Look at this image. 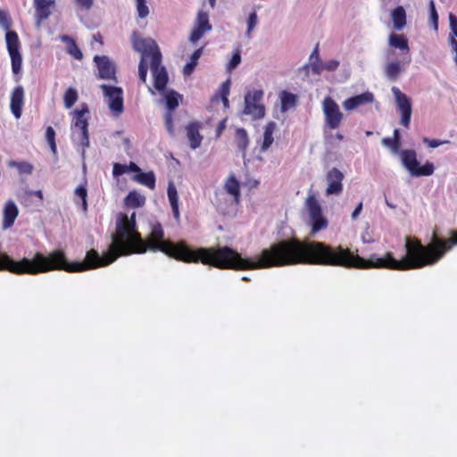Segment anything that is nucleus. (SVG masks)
<instances>
[{
	"instance_id": "1",
	"label": "nucleus",
	"mask_w": 457,
	"mask_h": 457,
	"mask_svg": "<svg viewBox=\"0 0 457 457\" xmlns=\"http://www.w3.org/2000/svg\"><path fill=\"white\" fill-rule=\"evenodd\" d=\"M111 239L108 250L102 256L96 250L91 249L81 262H69L62 251H54L49 255L37 253L32 259L24 257L20 261L0 251V270L18 275H37L50 270L81 272L105 267L121 255L143 253L147 249L161 251L183 262H201L220 270H261L295 264L336 266V247L320 241L280 240L263 249L257 260H253L242 257L229 246L194 249L184 241L174 244L164 239L162 228L156 223L152 227L147 242H145L137 230L135 212L130 217L119 213L116 233L111 235Z\"/></svg>"
},
{
	"instance_id": "2",
	"label": "nucleus",
	"mask_w": 457,
	"mask_h": 457,
	"mask_svg": "<svg viewBox=\"0 0 457 457\" xmlns=\"http://www.w3.org/2000/svg\"><path fill=\"white\" fill-rule=\"evenodd\" d=\"M11 26L12 21L9 14L0 9V27L7 31L5 41L12 60V71L14 74H18L21 70L22 58L19 51L20 42L18 35L15 31L10 30Z\"/></svg>"
},
{
	"instance_id": "3",
	"label": "nucleus",
	"mask_w": 457,
	"mask_h": 457,
	"mask_svg": "<svg viewBox=\"0 0 457 457\" xmlns=\"http://www.w3.org/2000/svg\"><path fill=\"white\" fill-rule=\"evenodd\" d=\"M88 108L85 104L81 109L73 111L75 121L71 126L72 140L82 147L81 156L85 158V149L89 146L88 122L85 114L88 113Z\"/></svg>"
},
{
	"instance_id": "4",
	"label": "nucleus",
	"mask_w": 457,
	"mask_h": 457,
	"mask_svg": "<svg viewBox=\"0 0 457 457\" xmlns=\"http://www.w3.org/2000/svg\"><path fill=\"white\" fill-rule=\"evenodd\" d=\"M402 164L412 177L430 176L434 173L435 167L430 162L420 166L414 150H402L400 153Z\"/></svg>"
},
{
	"instance_id": "5",
	"label": "nucleus",
	"mask_w": 457,
	"mask_h": 457,
	"mask_svg": "<svg viewBox=\"0 0 457 457\" xmlns=\"http://www.w3.org/2000/svg\"><path fill=\"white\" fill-rule=\"evenodd\" d=\"M305 205L312 224V232L317 233L326 228L328 227V220L322 213L321 206L317 198L314 195H309L306 199Z\"/></svg>"
},
{
	"instance_id": "6",
	"label": "nucleus",
	"mask_w": 457,
	"mask_h": 457,
	"mask_svg": "<svg viewBox=\"0 0 457 457\" xmlns=\"http://www.w3.org/2000/svg\"><path fill=\"white\" fill-rule=\"evenodd\" d=\"M322 110L325 116V124L330 129L339 128L344 118L338 104L330 97L327 96L322 102Z\"/></svg>"
},
{
	"instance_id": "7",
	"label": "nucleus",
	"mask_w": 457,
	"mask_h": 457,
	"mask_svg": "<svg viewBox=\"0 0 457 457\" xmlns=\"http://www.w3.org/2000/svg\"><path fill=\"white\" fill-rule=\"evenodd\" d=\"M109 109L115 114L123 112V90L121 87L102 84L100 86Z\"/></svg>"
},
{
	"instance_id": "8",
	"label": "nucleus",
	"mask_w": 457,
	"mask_h": 457,
	"mask_svg": "<svg viewBox=\"0 0 457 457\" xmlns=\"http://www.w3.org/2000/svg\"><path fill=\"white\" fill-rule=\"evenodd\" d=\"M263 91H249L245 96L244 113L251 115L253 119H261L265 115V107L260 104L262 99Z\"/></svg>"
},
{
	"instance_id": "9",
	"label": "nucleus",
	"mask_w": 457,
	"mask_h": 457,
	"mask_svg": "<svg viewBox=\"0 0 457 457\" xmlns=\"http://www.w3.org/2000/svg\"><path fill=\"white\" fill-rule=\"evenodd\" d=\"M392 93L395 96L396 107L401 112L400 123L403 127L409 128L412 112L411 99L396 87H392Z\"/></svg>"
},
{
	"instance_id": "10",
	"label": "nucleus",
	"mask_w": 457,
	"mask_h": 457,
	"mask_svg": "<svg viewBox=\"0 0 457 457\" xmlns=\"http://www.w3.org/2000/svg\"><path fill=\"white\" fill-rule=\"evenodd\" d=\"M162 54L156 53L151 60L150 68L154 77V86L159 92H162L166 89L168 83V73L164 66L161 65Z\"/></svg>"
},
{
	"instance_id": "11",
	"label": "nucleus",
	"mask_w": 457,
	"mask_h": 457,
	"mask_svg": "<svg viewBox=\"0 0 457 457\" xmlns=\"http://www.w3.org/2000/svg\"><path fill=\"white\" fill-rule=\"evenodd\" d=\"M133 48L141 54V60H153V57L156 53H161L159 47L154 40L150 38H142L133 34Z\"/></svg>"
},
{
	"instance_id": "12",
	"label": "nucleus",
	"mask_w": 457,
	"mask_h": 457,
	"mask_svg": "<svg viewBox=\"0 0 457 457\" xmlns=\"http://www.w3.org/2000/svg\"><path fill=\"white\" fill-rule=\"evenodd\" d=\"M212 30V25L209 22V15L206 12L199 11L195 20V27L189 37L192 43L197 42L204 33Z\"/></svg>"
},
{
	"instance_id": "13",
	"label": "nucleus",
	"mask_w": 457,
	"mask_h": 457,
	"mask_svg": "<svg viewBox=\"0 0 457 457\" xmlns=\"http://www.w3.org/2000/svg\"><path fill=\"white\" fill-rule=\"evenodd\" d=\"M344 174L337 168H332L326 175V180L328 187L326 194L328 195H338L343 191L342 181L344 179Z\"/></svg>"
},
{
	"instance_id": "14",
	"label": "nucleus",
	"mask_w": 457,
	"mask_h": 457,
	"mask_svg": "<svg viewBox=\"0 0 457 457\" xmlns=\"http://www.w3.org/2000/svg\"><path fill=\"white\" fill-rule=\"evenodd\" d=\"M99 77L104 79H115V65L114 63L105 55L100 56L96 55L94 57Z\"/></svg>"
},
{
	"instance_id": "15",
	"label": "nucleus",
	"mask_w": 457,
	"mask_h": 457,
	"mask_svg": "<svg viewBox=\"0 0 457 457\" xmlns=\"http://www.w3.org/2000/svg\"><path fill=\"white\" fill-rule=\"evenodd\" d=\"M411 59V56L408 55L403 57V62L399 61H391L388 62L384 67V73L386 79L392 82H395L398 79L400 74L404 71V64H409Z\"/></svg>"
},
{
	"instance_id": "16",
	"label": "nucleus",
	"mask_w": 457,
	"mask_h": 457,
	"mask_svg": "<svg viewBox=\"0 0 457 457\" xmlns=\"http://www.w3.org/2000/svg\"><path fill=\"white\" fill-rule=\"evenodd\" d=\"M374 95L371 92L367 91L362 94L347 98L343 102V107L346 111H352L359 106L365 105L367 104H371L374 102Z\"/></svg>"
},
{
	"instance_id": "17",
	"label": "nucleus",
	"mask_w": 457,
	"mask_h": 457,
	"mask_svg": "<svg viewBox=\"0 0 457 457\" xmlns=\"http://www.w3.org/2000/svg\"><path fill=\"white\" fill-rule=\"evenodd\" d=\"M54 4L55 0H34L37 27L40 26V23L43 21L49 18L52 13V8Z\"/></svg>"
},
{
	"instance_id": "18",
	"label": "nucleus",
	"mask_w": 457,
	"mask_h": 457,
	"mask_svg": "<svg viewBox=\"0 0 457 457\" xmlns=\"http://www.w3.org/2000/svg\"><path fill=\"white\" fill-rule=\"evenodd\" d=\"M24 102V89L21 86L16 87L11 95L10 108L16 119L21 118Z\"/></svg>"
},
{
	"instance_id": "19",
	"label": "nucleus",
	"mask_w": 457,
	"mask_h": 457,
	"mask_svg": "<svg viewBox=\"0 0 457 457\" xmlns=\"http://www.w3.org/2000/svg\"><path fill=\"white\" fill-rule=\"evenodd\" d=\"M18 214L19 210L15 203L12 200L7 201L3 210V229L11 228L13 225Z\"/></svg>"
},
{
	"instance_id": "20",
	"label": "nucleus",
	"mask_w": 457,
	"mask_h": 457,
	"mask_svg": "<svg viewBox=\"0 0 457 457\" xmlns=\"http://www.w3.org/2000/svg\"><path fill=\"white\" fill-rule=\"evenodd\" d=\"M199 129L200 126L196 122H192L186 127L187 137L193 150L198 148L202 144L203 137L200 135Z\"/></svg>"
},
{
	"instance_id": "21",
	"label": "nucleus",
	"mask_w": 457,
	"mask_h": 457,
	"mask_svg": "<svg viewBox=\"0 0 457 457\" xmlns=\"http://www.w3.org/2000/svg\"><path fill=\"white\" fill-rule=\"evenodd\" d=\"M161 93L163 95V101L168 111H174L182 100V96L173 89H165Z\"/></svg>"
},
{
	"instance_id": "22",
	"label": "nucleus",
	"mask_w": 457,
	"mask_h": 457,
	"mask_svg": "<svg viewBox=\"0 0 457 457\" xmlns=\"http://www.w3.org/2000/svg\"><path fill=\"white\" fill-rule=\"evenodd\" d=\"M168 198L171 206L172 213L177 221L179 220V196L177 188L172 181L169 182L167 188Z\"/></svg>"
},
{
	"instance_id": "23",
	"label": "nucleus",
	"mask_w": 457,
	"mask_h": 457,
	"mask_svg": "<svg viewBox=\"0 0 457 457\" xmlns=\"http://www.w3.org/2000/svg\"><path fill=\"white\" fill-rule=\"evenodd\" d=\"M388 44L390 46L398 48L401 51L405 52L407 54L410 52L408 40L403 35L391 33L388 38Z\"/></svg>"
},
{
	"instance_id": "24",
	"label": "nucleus",
	"mask_w": 457,
	"mask_h": 457,
	"mask_svg": "<svg viewBox=\"0 0 457 457\" xmlns=\"http://www.w3.org/2000/svg\"><path fill=\"white\" fill-rule=\"evenodd\" d=\"M394 28L401 30L406 24V12L403 6H397L391 13Z\"/></svg>"
},
{
	"instance_id": "25",
	"label": "nucleus",
	"mask_w": 457,
	"mask_h": 457,
	"mask_svg": "<svg viewBox=\"0 0 457 457\" xmlns=\"http://www.w3.org/2000/svg\"><path fill=\"white\" fill-rule=\"evenodd\" d=\"M277 128V124L274 121H270L264 128L263 142L261 146L262 152H266L273 143V133Z\"/></svg>"
},
{
	"instance_id": "26",
	"label": "nucleus",
	"mask_w": 457,
	"mask_h": 457,
	"mask_svg": "<svg viewBox=\"0 0 457 457\" xmlns=\"http://www.w3.org/2000/svg\"><path fill=\"white\" fill-rule=\"evenodd\" d=\"M145 197L137 191H131L125 198V204L129 208H138L145 204Z\"/></svg>"
},
{
	"instance_id": "27",
	"label": "nucleus",
	"mask_w": 457,
	"mask_h": 457,
	"mask_svg": "<svg viewBox=\"0 0 457 457\" xmlns=\"http://www.w3.org/2000/svg\"><path fill=\"white\" fill-rule=\"evenodd\" d=\"M133 180L146 186L150 189H154L155 187V176L154 172H139L133 177Z\"/></svg>"
},
{
	"instance_id": "28",
	"label": "nucleus",
	"mask_w": 457,
	"mask_h": 457,
	"mask_svg": "<svg viewBox=\"0 0 457 457\" xmlns=\"http://www.w3.org/2000/svg\"><path fill=\"white\" fill-rule=\"evenodd\" d=\"M61 40L62 42H66L68 44L67 46V53L73 56L77 60H81L83 57L82 52L78 47L76 42L74 39H72L71 37L67 35L61 36Z\"/></svg>"
},
{
	"instance_id": "29",
	"label": "nucleus",
	"mask_w": 457,
	"mask_h": 457,
	"mask_svg": "<svg viewBox=\"0 0 457 457\" xmlns=\"http://www.w3.org/2000/svg\"><path fill=\"white\" fill-rule=\"evenodd\" d=\"M203 47L196 49L190 56V61L184 66L183 73L185 76H189L193 73L195 68L198 64V60L203 54Z\"/></svg>"
},
{
	"instance_id": "30",
	"label": "nucleus",
	"mask_w": 457,
	"mask_h": 457,
	"mask_svg": "<svg viewBox=\"0 0 457 457\" xmlns=\"http://www.w3.org/2000/svg\"><path fill=\"white\" fill-rule=\"evenodd\" d=\"M236 143H237V148L243 153V157H245L246 149L249 145L248 135L245 129H237Z\"/></svg>"
},
{
	"instance_id": "31",
	"label": "nucleus",
	"mask_w": 457,
	"mask_h": 457,
	"mask_svg": "<svg viewBox=\"0 0 457 457\" xmlns=\"http://www.w3.org/2000/svg\"><path fill=\"white\" fill-rule=\"evenodd\" d=\"M280 101H281V111L283 112L295 106L297 99L295 95L287 92L282 91L280 93Z\"/></svg>"
},
{
	"instance_id": "32",
	"label": "nucleus",
	"mask_w": 457,
	"mask_h": 457,
	"mask_svg": "<svg viewBox=\"0 0 457 457\" xmlns=\"http://www.w3.org/2000/svg\"><path fill=\"white\" fill-rule=\"evenodd\" d=\"M226 191L234 197L236 204H238L240 197V189L238 181L234 178H229L225 184Z\"/></svg>"
},
{
	"instance_id": "33",
	"label": "nucleus",
	"mask_w": 457,
	"mask_h": 457,
	"mask_svg": "<svg viewBox=\"0 0 457 457\" xmlns=\"http://www.w3.org/2000/svg\"><path fill=\"white\" fill-rule=\"evenodd\" d=\"M63 100H64V106L67 109L71 108L73 106V104L76 103V101L78 100L77 90L72 87H69L64 94Z\"/></svg>"
},
{
	"instance_id": "34",
	"label": "nucleus",
	"mask_w": 457,
	"mask_h": 457,
	"mask_svg": "<svg viewBox=\"0 0 457 457\" xmlns=\"http://www.w3.org/2000/svg\"><path fill=\"white\" fill-rule=\"evenodd\" d=\"M258 24V15L255 11L251 12L247 19V29L245 32V36L247 38L252 37V32L254 30L255 27Z\"/></svg>"
},
{
	"instance_id": "35",
	"label": "nucleus",
	"mask_w": 457,
	"mask_h": 457,
	"mask_svg": "<svg viewBox=\"0 0 457 457\" xmlns=\"http://www.w3.org/2000/svg\"><path fill=\"white\" fill-rule=\"evenodd\" d=\"M75 195L81 200V207L83 212L87 211V191L85 186L79 185L75 189Z\"/></svg>"
},
{
	"instance_id": "36",
	"label": "nucleus",
	"mask_w": 457,
	"mask_h": 457,
	"mask_svg": "<svg viewBox=\"0 0 457 457\" xmlns=\"http://www.w3.org/2000/svg\"><path fill=\"white\" fill-rule=\"evenodd\" d=\"M46 139L54 154H57V147L55 143V131L52 127H47L46 130Z\"/></svg>"
},
{
	"instance_id": "37",
	"label": "nucleus",
	"mask_w": 457,
	"mask_h": 457,
	"mask_svg": "<svg viewBox=\"0 0 457 457\" xmlns=\"http://www.w3.org/2000/svg\"><path fill=\"white\" fill-rule=\"evenodd\" d=\"M9 166L17 168L20 173L22 174H30L33 170V166L26 162H18L15 161H11L9 162Z\"/></svg>"
},
{
	"instance_id": "38",
	"label": "nucleus",
	"mask_w": 457,
	"mask_h": 457,
	"mask_svg": "<svg viewBox=\"0 0 457 457\" xmlns=\"http://www.w3.org/2000/svg\"><path fill=\"white\" fill-rule=\"evenodd\" d=\"M173 111H168L164 115V123L167 129L168 133L173 137L175 135V130L173 127Z\"/></svg>"
},
{
	"instance_id": "39",
	"label": "nucleus",
	"mask_w": 457,
	"mask_h": 457,
	"mask_svg": "<svg viewBox=\"0 0 457 457\" xmlns=\"http://www.w3.org/2000/svg\"><path fill=\"white\" fill-rule=\"evenodd\" d=\"M429 12H430V22L434 27L435 30H437L438 28V14L436 10L435 3L433 0H430L429 3Z\"/></svg>"
},
{
	"instance_id": "40",
	"label": "nucleus",
	"mask_w": 457,
	"mask_h": 457,
	"mask_svg": "<svg viewBox=\"0 0 457 457\" xmlns=\"http://www.w3.org/2000/svg\"><path fill=\"white\" fill-rule=\"evenodd\" d=\"M137 1V10L138 17L144 19L147 17L149 14L148 6L145 4V0H136Z\"/></svg>"
},
{
	"instance_id": "41",
	"label": "nucleus",
	"mask_w": 457,
	"mask_h": 457,
	"mask_svg": "<svg viewBox=\"0 0 457 457\" xmlns=\"http://www.w3.org/2000/svg\"><path fill=\"white\" fill-rule=\"evenodd\" d=\"M241 62V54L239 50H237L230 59L229 62L228 63L227 70L228 71H231L232 70L236 69L239 63Z\"/></svg>"
},
{
	"instance_id": "42",
	"label": "nucleus",
	"mask_w": 457,
	"mask_h": 457,
	"mask_svg": "<svg viewBox=\"0 0 457 457\" xmlns=\"http://www.w3.org/2000/svg\"><path fill=\"white\" fill-rule=\"evenodd\" d=\"M147 61L148 60H140V62L138 65V76H139V79L143 83H145V81H146L147 70H148Z\"/></svg>"
},
{
	"instance_id": "43",
	"label": "nucleus",
	"mask_w": 457,
	"mask_h": 457,
	"mask_svg": "<svg viewBox=\"0 0 457 457\" xmlns=\"http://www.w3.org/2000/svg\"><path fill=\"white\" fill-rule=\"evenodd\" d=\"M382 144L390 147L394 154H397L399 151L400 145L394 138L385 137L382 139Z\"/></svg>"
},
{
	"instance_id": "44",
	"label": "nucleus",
	"mask_w": 457,
	"mask_h": 457,
	"mask_svg": "<svg viewBox=\"0 0 457 457\" xmlns=\"http://www.w3.org/2000/svg\"><path fill=\"white\" fill-rule=\"evenodd\" d=\"M127 165L120 163H114L112 169V175L115 178L121 176L124 173H127Z\"/></svg>"
},
{
	"instance_id": "45",
	"label": "nucleus",
	"mask_w": 457,
	"mask_h": 457,
	"mask_svg": "<svg viewBox=\"0 0 457 457\" xmlns=\"http://www.w3.org/2000/svg\"><path fill=\"white\" fill-rule=\"evenodd\" d=\"M423 142H424L425 144H427V145H428V146H429V147H431V148H436V147H437V146H439V145H444V144H448V143H450V141H448V140H444V141H442V140H438V139H429V138H428V137H424V138H423Z\"/></svg>"
},
{
	"instance_id": "46",
	"label": "nucleus",
	"mask_w": 457,
	"mask_h": 457,
	"mask_svg": "<svg viewBox=\"0 0 457 457\" xmlns=\"http://www.w3.org/2000/svg\"><path fill=\"white\" fill-rule=\"evenodd\" d=\"M449 21L451 27V34L450 37H457V18L454 14H449Z\"/></svg>"
},
{
	"instance_id": "47",
	"label": "nucleus",
	"mask_w": 457,
	"mask_h": 457,
	"mask_svg": "<svg viewBox=\"0 0 457 457\" xmlns=\"http://www.w3.org/2000/svg\"><path fill=\"white\" fill-rule=\"evenodd\" d=\"M338 66H339V62L337 60H334V59L329 60V61L326 62L325 63H323V69L329 71H333L337 70Z\"/></svg>"
},
{
	"instance_id": "48",
	"label": "nucleus",
	"mask_w": 457,
	"mask_h": 457,
	"mask_svg": "<svg viewBox=\"0 0 457 457\" xmlns=\"http://www.w3.org/2000/svg\"><path fill=\"white\" fill-rule=\"evenodd\" d=\"M76 4L85 10H89L93 6V0H74Z\"/></svg>"
},
{
	"instance_id": "49",
	"label": "nucleus",
	"mask_w": 457,
	"mask_h": 457,
	"mask_svg": "<svg viewBox=\"0 0 457 457\" xmlns=\"http://www.w3.org/2000/svg\"><path fill=\"white\" fill-rule=\"evenodd\" d=\"M229 86H230V80L228 79L225 82L222 83L220 87V94L222 96H228L229 95Z\"/></svg>"
},
{
	"instance_id": "50",
	"label": "nucleus",
	"mask_w": 457,
	"mask_h": 457,
	"mask_svg": "<svg viewBox=\"0 0 457 457\" xmlns=\"http://www.w3.org/2000/svg\"><path fill=\"white\" fill-rule=\"evenodd\" d=\"M127 171L136 172L137 174H138L142 170L135 162H130L129 165H127Z\"/></svg>"
},
{
	"instance_id": "51",
	"label": "nucleus",
	"mask_w": 457,
	"mask_h": 457,
	"mask_svg": "<svg viewBox=\"0 0 457 457\" xmlns=\"http://www.w3.org/2000/svg\"><path fill=\"white\" fill-rule=\"evenodd\" d=\"M362 202H360L357 206L355 207L354 211L352 213V219L353 220H356L358 218V216L360 215V213L362 211Z\"/></svg>"
},
{
	"instance_id": "52",
	"label": "nucleus",
	"mask_w": 457,
	"mask_h": 457,
	"mask_svg": "<svg viewBox=\"0 0 457 457\" xmlns=\"http://www.w3.org/2000/svg\"><path fill=\"white\" fill-rule=\"evenodd\" d=\"M311 69L314 74H320L323 69V64L313 62L311 65Z\"/></svg>"
},
{
	"instance_id": "53",
	"label": "nucleus",
	"mask_w": 457,
	"mask_h": 457,
	"mask_svg": "<svg viewBox=\"0 0 457 457\" xmlns=\"http://www.w3.org/2000/svg\"><path fill=\"white\" fill-rule=\"evenodd\" d=\"M225 122H226V120H221V121L219 123V125H218V127H217V129H216V132H217V136H218V137H219V136L222 133V131L224 130V129H225V127H226V126H225Z\"/></svg>"
},
{
	"instance_id": "54",
	"label": "nucleus",
	"mask_w": 457,
	"mask_h": 457,
	"mask_svg": "<svg viewBox=\"0 0 457 457\" xmlns=\"http://www.w3.org/2000/svg\"><path fill=\"white\" fill-rule=\"evenodd\" d=\"M454 37H450V46L452 50L457 54V40Z\"/></svg>"
},
{
	"instance_id": "55",
	"label": "nucleus",
	"mask_w": 457,
	"mask_h": 457,
	"mask_svg": "<svg viewBox=\"0 0 457 457\" xmlns=\"http://www.w3.org/2000/svg\"><path fill=\"white\" fill-rule=\"evenodd\" d=\"M393 138L400 145V132L398 129L394 130V137Z\"/></svg>"
},
{
	"instance_id": "56",
	"label": "nucleus",
	"mask_w": 457,
	"mask_h": 457,
	"mask_svg": "<svg viewBox=\"0 0 457 457\" xmlns=\"http://www.w3.org/2000/svg\"><path fill=\"white\" fill-rule=\"evenodd\" d=\"M29 194L34 195L39 197L40 199H43V193L41 190L30 191Z\"/></svg>"
},
{
	"instance_id": "57",
	"label": "nucleus",
	"mask_w": 457,
	"mask_h": 457,
	"mask_svg": "<svg viewBox=\"0 0 457 457\" xmlns=\"http://www.w3.org/2000/svg\"><path fill=\"white\" fill-rule=\"evenodd\" d=\"M221 100H222V103L224 104L225 107H228V96H221Z\"/></svg>"
},
{
	"instance_id": "58",
	"label": "nucleus",
	"mask_w": 457,
	"mask_h": 457,
	"mask_svg": "<svg viewBox=\"0 0 457 457\" xmlns=\"http://www.w3.org/2000/svg\"><path fill=\"white\" fill-rule=\"evenodd\" d=\"M386 204L391 208V209H395L396 208V205H395L394 204L390 203L386 198Z\"/></svg>"
},
{
	"instance_id": "59",
	"label": "nucleus",
	"mask_w": 457,
	"mask_h": 457,
	"mask_svg": "<svg viewBox=\"0 0 457 457\" xmlns=\"http://www.w3.org/2000/svg\"><path fill=\"white\" fill-rule=\"evenodd\" d=\"M314 56H316L318 58V47H316L314 49V51L312 52V54H311V59H312Z\"/></svg>"
},
{
	"instance_id": "60",
	"label": "nucleus",
	"mask_w": 457,
	"mask_h": 457,
	"mask_svg": "<svg viewBox=\"0 0 457 457\" xmlns=\"http://www.w3.org/2000/svg\"><path fill=\"white\" fill-rule=\"evenodd\" d=\"M209 4L212 8H214L216 4V0H209Z\"/></svg>"
},
{
	"instance_id": "61",
	"label": "nucleus",
	"mask_w": 457,
	"mask_h": 457,
	"mask_svg": "<svg viewBox=\"0 0 457 457\" xmlns=\"http://www.w3.org/2000/svg\"><path fill=\"white\" fill-rule=\"evenodd\" d=\"M337 138H338L339 140H342L344 138V137L341 134H337Z\"/></svg>"
},
{
	"instance_id": "62",
	"label": "nucleus",
	"mask_w": 457,
	"mask_h": 457,
	"mask_svg": "<svg viewBox=\"0 0 457 457\" xmlns=\"http://www.w3.org/2000/svg\"><path fill=\"white\" fill-rule=\"evenodd\" d=\"M242 280L248 281V280H250V279H249V278H247V277L244 276V277H242Z\"/></svg>"
},
{
	"instance_id": "63",
	"label": "nucleus",
	"mask_w": 457,
	"mask_h": 457,
	"mask_svg": "<svg viewBox=\"0 0 457 457\" xmlns=\"http://www.w3.org/2000/svg\"><path fill=\"white\" fill-rule=\"evenodd\" d=\"M258 184H259V182H258L257 180H255L254 182H253V185L254 187H256Z\"/></svg>"
},
{
	"instance_id": "64",
	"label": "nucleus",
	"mask_w": 457,
	"mask_h": 457,
	"mask_svg": "<svg viewBox=\"0 0 457 457\" xmlns=\"http://www.w3.org/2000/svg\"><path fill=\"white\" fill-rule=\"evenodd\" d=\"M455 62H456V63H457V54H456V56H455Z\"/></svg>"
}]
</instances>
